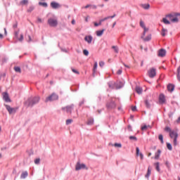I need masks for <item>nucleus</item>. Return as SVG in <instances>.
<instances>
[{"label": "nucleus", "mask_w": 180, "mask_h": 180, "mask_svg": "<svg viewBox=\"0 0 180 180\" xmlns=\"http://www.w3.org/2000/svg\"><path fill=\"white\" fill-rule=\"evenodd\" d=\"M28 176H29V173L27 172V171L22 172L20 175V179H26V178H27Z\"/></svg>", "instance_id": "18"}, {"label": "nucleus", "mask_w": 180, "mask_h": 180, "mask_svg": "<svg viewBox=\"0 0 180 180\" xmlns=\"http://www.w3.org/2000/svg\"><path fill=\"white\" fill-rule=\"evenodd\" d=\"M124 85L122 82H115V89H120L123 88Z\"/></svg>", "instance_id": "14"}, {"label": "nucleus", "mask_w": 180, "mask_h": 180, "mask_svg": "<svg viewBox=\"0 0 180 180\" xmlns=\"http://www.w3.org/2000/svg\"><path fill=\"white\" fill-rule=\"evenodd\" d=\"M149 78H154L157 75V70L155 68H151L148 71Z\"/></svg>", "instance_id": "5"}, {"label": "nucleus", "mask_w": 180, "mask_h": 180, "mask_svg": "<svg viewBox=\"0 0 180 180\" xmlns=\"http://www.w3.org/2000/svg\"><path fill=\"white\" fill-rule=\"evenodd\" d=\"M39 5L40 6H44V8H47L49 6V5L47 4V3L46 2H39Z\"/></svg>", "instance_id": "32"}, {"label": "nucleus", "mask_w": 180, "mask_h": 180, "mask_svg": "<svg viewBox=\"0 0 180 180\" xmlns=\"http://www.w3.org/2000/svg\"><path fill=\"white\" fill-rule=\"evenodd\" d=\"M167 147L168 150H169V151L172 150V145H171V143H167Z\"/></svg>", "instance_id": "39"}, {"label": "nucleus", "mask_w": 180, "mask_h": 180, "mask_svg": "<svg viewBox=\"0 0 180 180\" xmlns=\"http://www.w3.org/2000/svg\"><path fill=\"white\" fill-rule=\"evenodd\" d=\"M14 71H15V72H22L20 67L19 66L14 67Z\"/></svg>", "instance_id": "34"}, {"label": "nucleus", "mask_w": 180, "mask_h": 180, "mask_svg": "<svg viewBox=\"0 0 180 180\" xmlns=\"http://www.w3.org/2000/svg\"><path fill=\"white\" fill-rule=\"evenodd\" d=\"M75 169L76 171H79L81 169H88V167H86L85 164L81 163V162L78 161L75 165Z\"/></svg>", "instance_id": "4"}, {"label": "nucleus", "mask_w": 180, "mask_h": 180, "mask_svg": "<svg viewBox=\"0 0 180 180\" xmlns=\"http://www.w3.org/2000/svg\"><path fill=\"white\" fill-rule=\"evenodd\" d=\"M39 102H40V97H30L25 101V105L27 106V108H33L34 105H37Z\"/></svg>", "instance_id": "1"}, {"label": "nucleus", "mask_w": 180, "mask_h": 180, "mask_svg": "<svg viewBox=\"0 0 180 180\" xmlns=\"http://www.w3.org/2000/svg\"><path fill=\"white\" fill-rule=\"evenodd\" d=\"M84 103H85V100H82V101L79 103V106H82V105H84Z\"/></svg>", "instance_id": "55"}, {"label": "nucleus", "mask_w": 180, "mask_h": 180, "mask_svg": "<svg viewBox=\"0 0 180 180\" xmlns=\"http://www.w3.org/2000/svg\"><path fill=\"white\" fill-rule=\"evenodd\" d=\"M101 25H102V22L101 21H99V22H94V26H96V27H97V26H101Z\"/></svg>", "instance_id": "49"}, {"label": "nucleus", "mask_w": 180, "mask_h": 180, "mask_svg": "<svg viewBox=\"0 0 180 180\" xmlns=\"http://www.w3.org/2000/svg\"><path fill=\"white\" fill-rule=\"evenodd\" d=\"M140 26L141 27H142V29H144V27H146V25L144 24V22H143V20L140 21Z\"/></svg>", "instance_id": "44"}, {"label": "nucleus", "mask_w": 180, "mask_h": 180, "mask_svg": "<svg viewBox=\"0 0 180 180\" xmlns=\"http://www.w3.org/2000/svg\"><path fill=\"white\" fill-rule=\"evenodd\" d=\"M129 140H134V141H137V137L131 136H129Z\"/></svg>", "instance_id": "45"}, {"label": "nucleus", "mask_w": 180, "mask_h": 180, "mask_svg": "<svg viewBox=\"0 0 180 180\" xmlns=\"http://www.w3.org/2000/svg\"><path fill=\"white\" fill-rule=\"evenodd\" d=\"M122 70H118V71L117 72V74L118 75H122Z\"/></svg>", "instance_id": "56"}, {"label": "nucleus", "mask_w": 180, "mask_h": 180, "mask_svg": "<svg viewBox=\"0 0 180 180\" xmlns=\"http://www.w3.org/2000/svg\"><path fill=\"white\" fill-rule=\"evenodd\" d=\"M174 140H173V143H174V146H178V136H176V138H173Z\"/></svg>", "instance_id": "35"}, {"label": "nucleus", "mask_w": 180, "mask_h": 180, "mask_svg": "<svg viewBox=\"0 0 180 180\" xmlns=\"http://www.w3.org/2000/svg\"><path fill=\"white\" fill-rule=\"evenodd\" d=\"M142 8L146 10L150 9V4H144L141 5Z\"/></svg>", "instance_id": "30"}, {"label": "nucleus", "mask_w": 180, "mask_h": 180, "mask_svg": "<svg viewBox=\"0 0 180 180\" xmlns=\"http://www.w3.org/2000/svg\"><path fill=\"white\" fill-rule=\"evenodd\" d=\"M165 131H167L168 133H170L172 131V130L171 129V128L169 127H166L165 128Z\"/></svg>", "instance_id": "40"}, {"label": "nucleus", "mask_w": 180, "mask_h": 180, "mask_svg": "<svg viewBox=\"0 0 180 180\" xmlns=\"http://www.w3.org/2000/svg\"><path fill=\"white\" fill-rule=\"evenodd\" d=\"M146 32L143 31L142 36L141 37V39H144V36H146Z\"/></svg>", "instance_id": "62"}, {"label": "nucleus", "mask_w": 180, "mask_h": 180, "mask_svg": "<svg viewBox=\"0 0 180 180\" xmlns=\"http://www.w3.org/2000/svg\"><path fill=\"white\" fill-rule=\"evenodd\" d=\"M20 41H23V34H20V37L18 39Z\"/></svg>", "instance_id": "52"}, {"label": "nucleus", "mask_w": 180, "mask_h": 180, "mask_svg": "<svg viewBox=\"0 0 180 180\" xmlns=\"http://www.w3.org/2000/svg\"><path fill=\"white\" fill-rule=\"evenodd\" d=\"M148 127H150V125H148V126L143 125V127H141V130L142 131L147 130V129H148Z\"/></svg>", "instance_id": "43"}, {"label": "nucleus", "mask_w": 180, "mask_h": 180, "mask_svg": "<svg viewBox=\"0 0 180 180\" xmlns=\"http://www.w3.org/2000/svg\"><path fill=\"white\" fill-rule=\"evenodd\" d=\"M51 6L53 9H58V8H61L60 4L56 1H52L51 3Z\"/></svg>", "instance_id": "9"}, {"label": "nucleus", "mask_w": 180, "mask_h": 180, "mask_svg": "<svg viewBox=\"0 0 180 180\" xmlns=\"http://www.w3.org/2000/svg\"><path fill=\"white\" fill-rule=\"evenodd\" d=\"M169 137L171 139H175L176 137H178V132L175 131H172L170 133H169Z\"/></svg>", "instance_id": "17"}, {"label": "nucleus", "mask_w": 180, "mask_h": 180, "mask_svg": "<svg viewBox=\"0 0 180 180\" xmlns=\"http://www.w3.org/2000/svg\"><path fill=\"white\" fill-rule=\"evenodd\" d=\"M167 33H168V30L165 29V28H162V32L161 34L162 36L164 37L167 35Z\"/></svg>", "instance_id": "26"}, {"label": "nucleus", "mask_w": 180, "mask_h": 180, "mask_svg": "<svg viewBox=\"0 0 180 180\" xmlns=\"http://www.w3.org/2000/svg\"><path fill=\"white\" fill-rule=\"evenodd\" d=\"M83 54H84V56H89V51H88V50H86V49H84V50L83 51Z\"/></svg>", "instance_id": "42"}, {"label": "nucleus", "mask_w": 180, "mask_h": 180, "mask_svg": "<svg viewBox=\"0 0 180 180\" xmlns=\"http://www.w3.org/2000/svg\"><path fill=\"white\" fill-rule=\"evenodd\" d=\"M4 106L6 107V110L10 113V115H12L13 113H16V109H15L14 108H11V105L4 104Z\"/></svg>", "instance_id": "8"}, {"label": "nucleus", "mask_w": 180, "mask_h": 180, "mask_svg": "<svg viewBox=\"0 0 180 180\" xmlns=\"http://www.w3.org/2000/svg\"><path fill=\"white\" fill-rule=\"evenodd\" d=\"M177 79L180 82V75H177Z\"/></svg>", "instance_id": "64"}, {"label": "nucleus", "mask_w": 180, "mask_h": 180, "mask_svg": "<svg viewBox=\"0 0 180 180\" xmlns=\"http://www.w3.org/2000/svg\"><path fill=\"white\" fill-rule=\"evenodd\" d=\"M72 72H74L75 74H79V72H78L77 70L75 69H72Z\"/></svg>", "instance_id": "53"}, {"label": "nucleus", "mask_w": 180, "mask_h": 180, "mask_svg": "<svg viewBox=\"0 0 180 180\" xmlns=\"http://www.w3.org/2000/svg\"><path fill=\"white\" fill-rule=\"evenodd\" d=\"M109 19V17H105L103 19L100 20V22L102 23V22H105V20H108Z\"/></svg>", "instance_id": "50"}, {"label": "nucleus", "mask_w": 180, "mask_h": 180, "mask_svg": "<svg viewBox=\"0 0 180 180\" xmlns=\"http://www.w3.org/2000/svg\"><path fill=\"white\" fill-rule=\"evenodd\" d=\"M114 146L115 147H118L119 148H122V143H116L114 144Z\"/></svg>", "instance_id": "47"}, {"label": "nucleus", "mask_w": 180, "mask_h": 180, "mask_svg": "<svg viewBox=\"0 0 180 180\" xmlns=\"http://www.w3.org/2000/svg\"><path fill=\"white\" fill-rule=\"evenodd\" d=\"M2 95L3 99L5 101V102H11V98H9V94L8 92H4Z\"/></svg>", "instance_id": "10"}, {"label": "nucleus", "mask_w": 180, "mask_h": 180, "mask_svg": "<svg viewBox=\"0 0 180 180\" xmlns=\"http://www.w3.org/2000/svg\"><path fill=\"white\" fill-rule=\"evenodd\" d=\"M108 109H115L116 108V103L114 101H110L106 105Z\"/></svg>", "instance_id": "11"}, {"label": "nucleus", "mask_w": 180, "mask_h": 180, "mask_svg": "<svg viewBox=\"0 0 180 180\" xmlns=\"http://www.w3.org/2000/svg\"><path fill=\"white\" fill-rule=\"evenodd\" d=\"M33 11H34V6H30L27 10V12L28 13H32V12H33Z\"/></svg>", "instance_id": "27"}, {"label": "nucleus", "mask_w": 180, "mask_h": 180, "mask_svg": "<svg viewBox=\"0 0 180 180\" xmlns=\"http://www.w3.org/2000/svg\"><path fill=\"white\" fill-rule=\"evenodd\" d=\"M53 101H58V95L56 93H52L49 96H48L45 102H53Z\"/></svg>", "instance_id": "3"}, {"label": "nucleus", "mask_w": 180, "mask_h": 180, "mask_svg": "<svg viewBox=\"0 0 180 180\" xmlns=\"http://www.w3.org/2000/svg\"><path fill=\"white\" fill-rule=\"evenodd\" d=\"M165 54H167V51L165 49H160L158 51V57H165Z\"/></svg>", "instance_id": "15"}, {"label": "nucleus", "mask_w": 180, "mask_h": 180, "mask_svg": "<svg viewBox=\"0 0 180 180\" xmlns=\"http://www.w3.org/2000/svg\"><path fill=\"white\" fill-rule=\"evenodd\" d=\"M86 124H88V126H92V124H94V118H89Z\"/></svg>", "instance_id": "28"}, {"label": "nucleus", "mask_w": 180, "mask_h": 180, "mask_svg": "<svg viewBox=\"0 0 180 180\" xmlns=\"http://www.w3.org/2000/svg\"><path fill=\"white\" fill-rule=\"evenodd\" d=\"M73 110H74V104L62 108V110H66V112L70 113V115L72 113Z\"/></svg>", "instance_id": "7"}, {"label": "nucleus", "mask_w": 180, "mask_h": 180, "mask_svg": "<svg viewBox=\"0 0 180 180\" xmlns=\"http://www.w3.org/2000/svg\"><path fill=\"white\" fill-rule=\"evenodd\" d=\"M161 155V150L158 149L157 153H155V160H158Z\"/></svg>", "instance_id": "23"}, {"label": "nucleus", "mask_w": 180, "mask_h": 180, "mask_svg": "<svg viewBox=\"0 0 180 180\" xmlns=\"http://www.w3.org/2000/svg\"><path fill=\"white\" fill-rule=\"evenodd\" d=\"M150 175H151V167L149 166L148 167L147 173L145 175V178H147V179L150 178Z\"/></svg>", "instance_id": "21"}, {"label": "nucleus", "mask_w": 180, "mask_h": 180, "mask_svg": "<svg viewBox=\"0 0 180 180\" xmlns=\"http://www.w3.org/2000/svg\"><path fill=\"white\" fill-rule=\"evenodd\" d=\"M131 110H132V112H136V110H137V107L133 106V107L131 108Z\"/></svg>", "instance_id": "54"}, {"label": "nucleus", "mask_w": 180, "mask_h": 180, "mask_svg": "<svg viewBox=\"0 0 180 180\" xmlns=\"http://www.w3.org/2000/svg\"><path fill=\"white\" fill-rule=\"evenodd\" d=\"M177 75H180V66L177 68Z\"/></svg>", "instance_id": "63"}, {"label": "nucleus", "mask_w": 180, "mask_h": 180, "mask_svg": "<svg viewBox=\"0 0 180 180\" xmlns=\"http://www.w3.org/2000/svg\"><path fill=\"white\" fill-rule=\"evenodd\" d=\"M112 49H113V50L115 51V53H119V47L116 46H112Z\"/></svg>", "instance_id": "37"}, {"label": "nucleus", "mask_w": 180, "mask_h": 180, "mask_svg": "<svg viewBox=\"0 0 180 180\" xmlns=\"http://www.w3.org/2000/svg\"><path fill=\"white\" fill-rule=\"evenodd\" d=\"M99 65H100V67H103V65H105V62H103V61H100L99 62Z\"/></svg>", "instance_id": "51"}, {"label": "nucleus", "mask_w": 180, "mask_h": 180, "mask_svg": "<svg viewBox=\"0 0 180 180\" xmlns=\"http://www.w3.org/2000/svg\"><path fill=\"white\" fill-rule=\"evenodd\" d=\"M103 32H105V30H101L96 31V36H98V37H101V36H102V34H103Z\"/></svg>", "instance_id": "25"}, {"label": "nucleus", "mask_w": 180, "mask_h": 180, "mask_svg": "<svg viewBox=\"0 0 180 180\" xmlns=\"http://www.w3.org/2000/svg\"><path fill=\"white\" fill-rule=\"evenodd\" d=\"M93 39H94V38H93L92 36H91V35H88V36H86V37H84L85 41H87V43H88L89 44H91V43H92Z\"/></svg>", "instance_id": "16"}, {"label": "nucleus", "mask_w": 180, "mask_h": 180, "mask_svg": "<svg viewBox=\"0 0 180 180\" xmlns=\"http://www.w3.org/2000/svg\"><path fill=\"white\" fill-rule=\"evenodd\" d=\"M159 103H161V105L165 103V96L162 94L159 96Z\"/></svg>", "instance_id": "13"}, {"label": "nucleus", "mask_w": 180, "mask_h": 180, "mask_svg": "<svg viewBox=\"0 0 180 180\" xmlns=\"http://www.w3.org/2000/svg\"><path fill=\"white\" fill-rule=\"evenodd\" d=\"M143 41H150L151 40V34H148L146 38L143 39Z\"/></svg>", "instance_id": "31"}, {"label": "nucleus", "mask_w": 180, "mask_h": 180, "mask_svg": "<svg viewBox=\"0 0 180 180\" xmlns=\"http://www.w3.org/2000/svg\"><path fill=\"white\" fill-rule=\"evenodd\" d=\"M162 22L165 23V25H171V22H169V20H167L165 18L162 19Z\"/></svg>", "instance_id": "33"}, {"label": "nucleus", "mask_w": 180, "mask_h": 180, "mask_svg": "<svg viewBox=\"0 0 180 180\" xmlns=\"http://www.w3.org/2000/svg\"><path fill=\"white\" fill-rule=\"evenodd\" d=\"M48 25L51 26V27H57L58 25V20H57V17L56 15H53L48 19Z\"/></svg>", "instance_id": "2"}, {"label": "nucleus", "mask_w": 180, "mask_h": 180, "mask_svg": "<svg viewBox=\"0 0 180 180\" xmlns=\"http://www.w3.org/2000/svg\"><path fill=\"white\" fill-rule=\"evenodd\" d=\"M98 69V62L94 63V68H93V77H95V72H96V70Z\"/></svg>", "instance_id": "24"}, {"label": "nucleus", "mask_w": 180, "mask_h": 180, "mask_svg": "<svg viewBox=\"0 0 180 180\" xmlns=\"http://www.w3.org/2000/svg\"><path fill=\"white\" fill-rule=\"evenodd\" d=\"M20 6L29 5V0H21L19 3Z\"/></svg>", "instance_id": "19"}, {"label": "nucleus", "mask_w": 180, "mask_h": 180, "mask_svg": "<svg viewBox=\"0 0 180 180\" xmlns=\"http://www.w3.org/2000/svg\"><path fill=\"white\" fill-rule=\"evenodd\" d=\"M18 34H19V32L18 31L15 32V37H16V39H18Z\"/></svg>", "instance_id": "59"}, {"label": "nucleus", "mask_w": 180, "mask_h": 180, "mask_svg": "<svg viewBox=\"0 0 180 180\" xmlns=\"http://www.w3.org/2000/svg\"><path fill=\"white\" fill-rule=\"evenodd\" d=\"M165 165H166V167H167V168H169V162L167 161V162H165Z\"/></svg>", "instance_id": "58"}, {"label": "nucleus", "mask_w": 180, "mask_h": 180, "mask_svg": "<svg viewBox=\"0 0 180 180\" xmlns=\"http://www.w3.org/2000/svg\"><path fill=\"white\" fill-rule=\"evenodd\" d=\"M145 105H146V107L148 108V109H149V108L151 107V104H150V102L148 101V100L145 101Z\"/></svg>", "instance_id": "36"}, {"label": "nucleus", "mask_w": 180, "mask_h": 180, "mask_svg": "<svg viewBox=\"0 0 180 180\" xmlns=\"http://www.w3.org/2000/svg\"><path fill=\"white\" fill-rule=\"evenodd\" d=\"M166 18H168L169 20L172 22V23H178L179 22L178 17L175 16V15H174L172 14H168L166 15Z\"/></svg>", "instance_id": "6"}, {"label": "nucleus", "mask_w": 180, "mask_h": 180, "mask_svg": "<svg viewBox=\"0 0 180 180\" xmlns=\"http://www.w3.org/2000/svg\"><path fill=\"white\" fill-rule=\"evenodd\" d=\"M174 89L175 86H174V84H169V85H167V91H169V92H174Z\"/></svg>", "instance_id": "20"}, {"label": "nucleus", "mask_w": 180, "mask_h": 180, "mask_svg": "<svg viewBox=\"0 0 180 180\" xmlns=\"http://www.w3.org/2000/svg\"><path fill=\"white\" fill-rule=\"evenodd\" d=\"M159 140H160L162 144H164V136L162 134L159 135Z\"/></svg>", "instance_id": "38"}, {"label": "nucleus", "mask_w": 180, "mask_h": 180, "mask_svg": "<svg viewBox=\"0 0 180 180\" xmlns=\"http://www.w3.org/2000/svg\"><path fill=\"white\" fill-rule=\"evenodd\" d=\"M135 91L137 94H139V95L143 94V88L140 86H136Z\"/></svg>", "instance_id": "22"}, {"label": "nucleus", "mask_w": 180, "mask_h": 180, "mask_svg": "<svg viewBox=\"0 0 180 180\" xmlns=\"http://www.w3.org/2000/svg\"><path fill=\"white\" fill-rule=\"evenodd\" d=\"M141 153H140V148L139 147H136V155H140Z\"/></svg>", "instance_id": "48"}, {"label": "nucleus", "mask_w": 180, "mask_h": 180, "mask_svg": "<svg viewBox=\"0 0 180 180\" xmlns=\"http://www.w3.org/2000/svg\"><path fill=\"white\" fill-rule=\"evenodd\" d=\"M72 123V120L69 119V120H66V124H67V125L71 124Z\"/></svg>", "instance_id": "46"}, {"label": "nucleus", "mask_w": 180, "mask_h": 180, "mask_svg": "<svg viewBox=\"0 0 180 180\" xmlns=\"http://www.w3.org/2000/svg\"><path fill=\"white\" fill-rule=\"evenodd\" d=\"M143 32H145V33H147V32H148V28H147L146 27H145L143 28Z\"/></svg>", "instance_id": "60"}, {"label": "nucleus", "mask_w": 180, "mask_h": 180, "mask_svg": "<svg viewBox=\"0 0 180 180\" xmlns=\"http://www.w3.org/2000/svg\"><path fill=\"white\" fill-rule=\"evenodd\" d=\"M13 29H16V27H18V22H15L13 25Z\"/></svg>", "instance_id": "61"}, {"label": "nucleus", "mask_w": 180, "mask_h": 180, "mask_svg": "<svg viewBox=\"0 0 180 180\" xmlns=\"http://www.w3.org/2000/svg\"><path fill=\"white\" fill-rule=\"evenodd\" d=\"M127 130L129 131H131V126H130V125H128V127H127Z\"/></svg>", "instance_id": "57"}, {"label": "nucleus", "mask_w": 180, "mask_h": 180, "mask_svg": "<svg viewBox=\"0 0 180 180\" xmlns=\"http://www.w3.org/2000/svg\"><path fill=\"white\" fill-rule=\"evenodd\" d=\"M155 167V169L156 171H158V172H160V171H161V169H160V162H156L154 164Z\"/></svg>", "instance_id": "29"}, {"label": "nucleus", "mask_w": 180, "mask_h": 180, "mask_svg": "<svg viewBox=\"0 0 180 180\" xmlns=\"http://www.w3.org/2000/svg\"><path fill=\"white\" fill-rule=\"evenodd\" d=\"M108 85L110 89H116V82L112 81L108 82Z\"/></svg>", "instance_id": "12"}, {"label": "nucleus", "mask_w": 180, "mask_h": 180, "mask_svg": "<svg viewBox=\"0 0 180 180\" xmlns=\"http://www.w3.org/2000/svg\"><path fill=\"white\" fill-rule=\"evenodd\" d=\"M34 162L36 164V165H39V164H40V158L35 159Z\"/></svg>", "instance_id": "41"}]
</instances>
